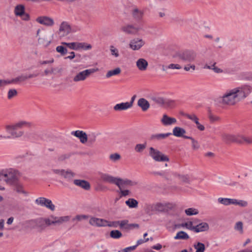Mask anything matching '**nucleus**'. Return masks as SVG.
<instances>
[{"mask_svg":"<svg viewBox=\"0 0 252 252\" xmlns=\"http://www.w3.org/2000/svg\"><path fill=\"white\" fill-rule=\"evenodd\" d=\"M252 92V86L243 85L226 90L220 97L223 105L234 106L246 98Z\"/></svg>","mask_w":252,"mask_h":252,"instance_id":"obj_1","label":"nucleus"},{"mask_svg":"<svg viewBox=\"0 0 252 252\" xmlns=\"http://www.w3.org/2000/svg\"><path fill=\"white\" fill-rule=\"evenodd\" d=\"M32 124L25 121H21L16 123L10 124L5 126L6 131L10 134V137L13 138H18L24 136L29 139L35 138V132L33 130H30L24 132L21 129L24 127H31Z\"/></svg>","mask_w":252,"mask_h":252,"instance_id":"obj_2","label":"nucleus"},{"mask_svg":"<svg viewBox=\"0 0 252 252\" xmlns=\"http://www.w3.org/2000/svg\"><path fill=\"white\" fill-rule=\"evenodd\" d=\"M18 171L13 168H4L0 170V181L7 184L13 185L17 181Z\"/></svg>","mask_w":252,"mask_h":252,"instance_id":"obj_3","label":"nucleus"},{"mask_svg":"<svg viewBox=\"0 0 252 252\" xmlns=\"http://www.w3.org/2000/svg\"><path fill=\"white\" fill-rule=\"evenodd\" d=\"M70 220L69 216L58 217L54 215H51L44 220L45 224L48 226L60 225L63 223L67 222Z\"/></svg>","mask_w":252,"mask_h":252,"instance_id":"obj_4","label":"nucleus"},{"mask_svg":"<svg viewBox=\"0 0 252 252\" xmlns=\"http://www.w3.org/2000/svg\"><path fill=\"white\" fill-rule=\"evenodd\" d=\"M149 156L157 162H164L169 160L167 156L163 154L158 150L152 147L149 148Z\"/></svg>","mask_w":252,"mask_h":252,"instance_id":"obj_5","label":"nucleus"},{"mask_svg":"<svg viewBox=\"0 0 252 252\" xmlns=\"http://www.w3.org/2000/svg\"><path fill=\"white\" fill-rule=\"evenodd\" d=\"M98 70V68H90L77 72L73 77L74 82L84 81L93 74Z\"/></svg>","mask_w":252,"mask_h":252,"instance_id":"obj_6","label":"nucleus"},{"mask_svg":"<svg viewBox=\"0 0 252 252\" xmlns=\"http://www.w3.org/2000/svg\"><path fill=\"white\" fill-rule=\"evenodd\" d=\"M178 58L186 63H191L195 61L196 53L192 50H186L178 54Z\"/></svg>","mask_w":252,"mask_h":252,"instance_id":"obj_7","label":"nucleus"},{"mask_svg":"<svg viewBox=\"0 0 252 252\" xmlns=\"http://www.w3.org/2000/svg\"><path fill=\"white\" fill-rule=\"evenodd\" d=\"M52 171L53 173L58 175L68 181H71L75 175V173L70 169H53Z\"/></svg>","mask_w":252,"mask_h":252,"instance_id":"obj_8","label":"nucleus"},{"mask_svg":"<svg viewBox=\"0 0 252 252\" xmlns=\"http://www.w3.org/2000/svg\"><path fill=\"white\" fill-rule=\"evenodd\" d=\"M14 13L23 21H29L30 20V16L26 12L25 7L23 4L17 5L14 8Z\"/></svg>","mask_w":252,"mask_h":252,"instance_id":"obj_9","label":"nucleus"},{"mask_svg":"<svg viewBox=\"0 0 252 252\" xmlns=\"http://www.w3.org/2000/svg\"><path fill=\"white\" fill-rule=\"evenodd\" d=\"M175 205L170 202L157 203L154 205V209L159 212H167L173 209Z\"/></svg>","mask_w":252,"mask_h":252,"instance_id":"obj_10","label":"nucleus"},{"mask_svg":"<svg viewBox=\"0 0 252 252\" xmlns=\"http://www.w3.org/2000/svg\"><path fill=\"white\" fill-rule=\"evenodd\" d=\"M145 44V41L141 38L135 37L131 39L129 43V47L132 50L138 51Z\"/></svg>","mask_w":252,"mask_h":252,"instance_id":"obj_11","label":"nucleus"},{"mask_svg":"<svg viewBox=\"0 0 252 252\" xmlns=\"http://www.w3.org/2000/svg\"><path fill=\"white\" fill-rule=\"evenodd\" d=\"M35 203L37 205L46 207L52 211H54L55 210V206L53 204L52 201L45 197L37 198L35 200Z\"/></svg>","mask_w":252,"mask_h":252,"instance_id":"obj_12","label":"nucleus"},{"mask_svg":"<svg viewBox=\"0 0 252 252\" xmlns=\"http://www.w3.org/2000/svg\"><path fill=\"white\" fill-rule=\"evenodd\" d=\"M71 31V29L69 24L67 22L63 21L60 26L58 33L60 37H64L70 33Z\"/></svg>","mask_w":252,"mask_h":252,"instance_id":"obj_13","label":"nucleus"},{"mask_svg":"<svg viewBox=\"0 0 252 252\" xmlns=\"http://www.w3.org/2000/svg\"><path fill=\"white\" fill-rule=\"evenodd\" d=\"M100 180L107 183L115 184L117 186L118 177H114L108 173H99Z\"/></svg>","mask_w":252,"mask_h":252,"instance_id":"obj_14","label":"nucleus"},{"mask_svg":"<svg viewBox=\"0 0 252 252\" xmlns=\"http://www.w3.org/2000/svg\"><path fill=\"white\" fill-rule=\"evenodd\" d=\"M140 30V28L130 24L125 25L121 28V31L127 34H135Z\"/></svg>","mask_w":252,"mask_h":252,"instance_id":"obj_15","label":"nucleus"},{"mask_svg":"<svg viewBox=\"0 0 252 252\" xmlns=\"http://www.w3.org/2000/svg\"><path fill=\"white\" fill-rule=\"evenodd\" d=\"M185 116L196 124V127L198 130L200 131H204L205 130V126L199 123V118L195 114H187L185 115Z\"/></svg>","mask_w":252,"mask_h":252,"instance_id":"obj_16","label":"nucleus"},{"mask_svg":"<svg viewBox=\"0 0 252 252\" xmlns=\"http://www.w3.org/2000/svg\"><path fill=\"white\" fill-rule=\"evenodd\" d=\"M107 220L90 216L89 223L90 225L97 227H105Z\"/></svg>","mask_w":252,"mask_h":252,"instance_id":"obj_17","label":"nucleus"},{"mask_svg":"<svg viewBox=\"0 0 252 252\" xmlns=\"http://www.w3.org/2000/svg\"><path fill=\"white\" fill-rule=\"evenodd\" d=\"M119 226L120 228L124 229L126 230H131L134 228H139V225L136 223H128V220H124L119 221Z\"/></svg>","mask_w":252,"mask_h":252,"instance_id":"obj_18","label":"nucleus"},{"mask_svg":"<svg viewBox=\"0 0 252 252\" xmlns=\"http://www.w3.org/2000/svg\"><path fill=\"white\" fill-rule=\"evenodd\" d=\"M71 134L78 138L80 142L83 144L86 143L88 141V135L83 131H73L71 132Z\"/></svg>","mask_w":252,"mask_h":252,"instance_id":"obj_19","label":"nucleus"},{"mask_svg":"<svg viewBox=\"0 0 252 252\" xmlns=\"http://www.w3.org/2000/svg\"><path fill=\"white\" fill-rule=\"evenodd\" d=\"M13 189L16 193L21 194L24 196H27L29 195V192L25 190L24 185L21 183H15Z\"/></svg>","mask_w":252,"mask_h":252,"instance_id":"obj_20","label":"nucleus"},{"mask_svg":"<svg viewBox=\"0 0 252 252\" xmlns=\"http://www.w3.org/2000/svg\"><path fill=\"white\" fill-rule=\"evenodd\" d=\"M161 123L164 126H171L177 123V120L173 117H169L166 114H164L160 120Z\"/></svg>","mask_w":252,"mask_h":252,"instance_id":"obj_21","label":"nucleus"},{"mask_svg":"<svg viewBox=\"0 0 252 252\" xmlns=\"http://www.w3.org/2000/svg\"><path fill=\"white\" fill-rule=\"evenodd\" d=\"M36 21L40 24L47 26H52L54 24L53 19L46 16L39 17L36 19Z\"/></svg>","mask_w":252,"mask_h":252,"instance_id":"obj_22","label":"nucleus"},{"mask_svg":"<svg viewBox=\"0 0 252 252\" xmlns=\"http://www.w3.org/2000/svg\"><path fill=\"white\" fill-rule=\"evenodd\" d=\"M222 141L226 144H230L237 140L235 134L223 133L221 135Z\"/></svg>","mask_w":252,"mask_h":252,"instance_id":"obj_23","label":"nucleus"},{"mask_svg":"<svg viewBox=\"0 0 252 252\" xmlns=\"http://www.w3.org/2000/svg\"><path fill=\"white\" fill-rule=\"evenodd\" d=\"M117 187L121 189L123 186H134L137 184L135 181H132L128 179H123L120 178H118Z\"/></svg>","mask_w":252,"mask_h":252,"instance_id":"obj_24","label":"nucleus"},{"mask_svg":"<svg viewBox=\"0 0 252 252\" xmlns=\"http://www.w3.org/2000/svg\"><path fill=\"white\" fill-rule=\"evenodd\" d=\"M193 231L196 233L208 231L209 229V224L206 222H201L196 226H194Z\"/></svg>","mask_w":252,"mask_h":252,"instance_id":"obj_25","label":"nucleus"},{"mask_svg":"<svg viewBox=\"0 0 252 252\" xmlns=\"http://www.w3.org/2000/svg\"><path fill=\"white\" fill-rule=\"evenodd\" d=\"M136 65L139 70L143 71L147 69L148 63L145 59L140 58L136 61Z\"/></svg>","mask_w":252,"mask_h":252,"instance_id":"obj_26","label":"nucleus"},{"mask_svg":"<svg viewBox=\"0 0 252 252\" xmlns=\"http://www.w3.org/2000/svg\"><path fill=\"white\" fill-rule=\"evenodd\" d=\"M73 184L84 189L88 190L90 188V185L88 182L84 180L75 179L73 180Z\"/></svg>","mask_w":252,"mask_h":252,"instance_id":"obj_27","label":"nucleus"},{"mask_svg":"<svg viewBox=\"0 0 252 252\" xmlns=\"http://www.w3.org/2000/svg\"><path fill=\"white\" fill-rule=\"evenodd\" d=\"M137 105L144 112L148 110L150 107L149 102L144 98H140L138 100Z\"/></svg>","mask_w":252,"mask_h":252,"instance_id":"obj_28","label":"nucleus"},{"mask_svg":"<svg viewBox=\"0 0 252 252\" xmlns=\"http://www.w3.org/2000/svg\"><path fill=\"white\" fill-rule=\"evenodd\" d=\"M165 98L160 94H155L151 96V99L154 103L160 106L164 105Z\"/></svg>","mask_w":252,"mask_h":252,"instance_id":"obj_29","label":"nucleus"},{"mask_svg":"<svg viewBox=\"0 0 252 252\" xmlns=\"http://www.w3.org/2000/svg\"><path fill=\"white\" fill-rule=\"evenodd\" d=\"M173 134L178 137H184L186 136L185 134L186 133V131L183 128L179 126H176L173 129Z\"/></svg>","mask_w":252,"mask_h":252,"instance_id":"obj_30","label":"nucleus"},{"mask_svg":"<svg viewBox=\"0 0 252 252\" xmlns=\"http://www.w3.org/2000/svg\"><path fill=\"white\" fill-rule=\"evenodd\" d=\"M129 108H130L129 107L128 104H127V102H126L117 103L113 107V109L115 111L126 110Z\"/></svg>","mask_w":252,"mask_h":252,"instance_id":"obj_31","label":"nucleus"},{"mask_svg":"<svg viewBox=\"0 0 252 252\" xmlns=\"http://www.w3.org/2000/svg\"><path fill=\"white\" fill-rule=\"evenodd\" d=\"M41 220H30L25 221L23 222V224H29L30 229H33L38 226L39 224L41 222Z\"/></svg>","mask_w":252,"mask_h":252,"instance_id":"obj_32","label":"nucleus"},{"mask_svg":"<svg viewBox=\"0 0 252 252\" xmlns=\"http://www.w3.org/2000/svg\"><path fill=\"white\" fill-rule=\"evenodd\" d=\"M171 134V133H158L153 134L151 136V140H160L165 139Z\"/></svg>","mask_w":252,"mask_h":252,"instance_id":"obj_33","label":"nucleus"},{"mask_svg":"<svg viewBox=\"0 0 252 252\" xmlns=\"http://www.w3.org/2000/svg\"><path fill=\"white\" fill-rule=\"evenodd\" d=\"M189 238V235L183 231L178 232L174 237L175 240H188Z\"/></svg>","mask_w":252,"mask_h":252,"instance_id":"obj_34","label":"nucleus"},{"mask_svg":"<svg viewBox=\"0 0 252 252\" xmlns=\"http://www.w3.org/2000/svg\"><path fill=\"white\" fill-rule=\"evenodd\" d=\"M216 63H214L212 65H206L204 68L213 70L215 73H221L224 72L223 70L221 68L216 66Z\"/></svg>","mask_w":252,"mask_h":252,"instance_id":"obj_35","label":"nucleus"},{"mask_svg":"<svg viewBox=\"0 0 252 252\" xmlns=\"http://www.w3.org/2000/svg\"><path fill=\"white\" fill-rule=\"evenodd\" d=\"M218 202L224 205L227 206L231 204H233L234 199L220 197L218 199Z\"/></svg>","mask_w":252,"mask_h":252,"instance_id":"obj_36","label":"nucleus"},{"mask_svg":"<svg viewBox=\"0 0 252 252\" xmlns=\"http://www.w3.org/2000/svg\"><path fill=\"white\" fill-rule=\"evenodd\" d=\"M121 72V69L119 67H117L113 70H110L107 71L106 74V78H109L113 76L118 75Z\"/></svg>","mask_w":252,"mask_h":252,"instance_id":"obj_37","label":"nucleus"},{"mask_svg":"<svg viewBox=\"0 0 252 252\" xmlns=\"http://www.w3.org/2000/svg\"><path fill=\"white\" fill-rule=\"evenodd\" d=\"M125 203L129 208H136L138 207V202L134 198H129Z\"/></svg>","mask_w":252,"mask_h":252,"instance_id":"obj_38","label":"nucleus"},{"mask_svg":"<svg viewBox=\"0 0 252 252\" xmlns=\"http://www.w3.org/2000/svg\"><path fill=\"white\" fill-rule=\"evenodd\" d=\"M26 80V77L24 75H22L15 78L10 80L11 84H18Z\"/></svg>","mask_w":252,"mask_h":252,"instance_id":"obj_39","label":"nucleus"},{"mask_svg":"<svg viewBox=\"0 0 252 252\" xmlns=\"http://www.w3.org/2000/svg\"><path fill=\"white\" fill-rule=\"evenodd\" d=\"M181 227H185L191 231H193L194 226L193 225V222L191 221H188L184 223H182L179 225Z\"/></svg>","mask_w":252,"mask_h":252,"instance_id":"obj_40","label":"nucleus"},{"mask_svg":"<svg viewBox=\"0 0 252 252\" xmlns=\"http://www.w3.org/2000/svg\"><path fill=\"white\" fill-rule=\"evenodd\" d=\"M194 248L196 249V252H204L205 250V245L200 242H197L194 245Z\"/></svg>","mask_w":252,"mask_h":252,"instance_id":"obj_41","label":"nucleus"},{"mask_svg":"<svg viewBox=\"0 0 252 252\" xmlns=\"http://www.w3.org/2000/svg\"><path fill=\"white\" fill-rule=\"evenodd\" d=\"M146 147V144H137L134 147V150L136 153H141Z\"/></svg>","mask_w":252,"mask_h":252,"instance_id":"obj_42","label":"nucleus"},{"mask_svg":"<svg viewBox=\"0 0 252 252\" xmlns=\"http://www.w3.org/2000/svg\"><path fill=\"white\" fill-rule=\"evenodd\" d=\"M96 136H97V135L96 133H95L94 132L90 133L88 135V141H88V143L90 144H94L96 141Z\"/></svg>","mask_w":252,"mask_h":252,"instance_id":"obj_43","label":"nucleus"},{"mask_svg":"<svg viewBox=\"0 0 252 252\" xmlns=\"http://www.w3.org/2000/svg\"><path fill=\"white\" fill-rule=\"evenodd\" d=\"M90 216L86 215H78L76 216L73 219V220L77 221H81L84 220H87L88 219H90Z\"/></svg>","mask_w":252,"mask_h":252,"instance_id":"obj_44","label":"nucleus"},{"mask_svg":"<svg viewBox=\"0 0 252 252\" xmlns=\"http://www.w3.org/2000/svg\"><path fill=\"white\" fill-rule=\"evenodd\" d=\"M110 236L112 238L119 239L122 236V234L119 230H114L110 232Z\"/></svg>","mask_w":252,"mask_h":252,"instance_id":"obj_45","label":"nucleus"},{"mask_svg":"<svg viewBox=\"0 0 252 252\" xmlns=\"http://www.w3.org/2000/svg\"><path fill=\"white\" fill-rule=\"evenodd\" d=\"M111 55L115 58H118L120 56L119 50L113 45L110 46Z\"/></svg>","mask_w":252,"mask_h":252,"instance_id":"obj_46","label":"nucleus"},{"mask_svg":"<svg viewBox=\"0 0 252 252\" xmlns=\"http://www.w3.org/2000/svg\"><path fill=\"white\" fill-rule=\"evenodd\" d=\"M92 45L85 42H79V50L83 49L84 50H88L91 49Z\"/></svg>","mask_w":252,"mask_h":252,"instance_id":"obj_47","label":"nucleus"},{"mask_svg":"<svg viewBox=\"0 0 252 252\" xmlns=\"http://www.w3.org/2000/svg\"><path fill=\"white\" fill-rule=\"evenodd\" d=\"M185 138L190 139L191 140L192 147L194 150H197L199 148L200 146L198 142L196 140H195L194 138H193L192 137L185 136Z\"/></svg>","mask_w":252,"mask_h":252,"instance_id":"obj_48","label":"nucleus"},{"mask_svg":"<svg viewBox=\"0 0 252 252\" xmlns=\"http://www.w3.org/2000/svg\"><path fill=\"white\" fill-rule=\"evenodd\" d=\"M185 212L188 216L195 215L198 214V211L197 209L193 208L186 209Z\"/></svg>","mask_w":252,"mask_h":252,"instance_id":"obj_49","label":"nucleus"},{"mask_svg":"<svg viewBox=\"0 0 252 252\" xmlns=\"http://www.w3.org/2000/svg\"><path fill=\"white\" fill-rule=\"evenodd\" d=\"M18 94V92L16 89H10L7 93V98L11 99L14 97H15Z\"/></svg>","mask_w":252,"mask_h":252,"instance_id":"obj_50","label":"nucleus"},{"mask_svg":"<svg viewBox=\"0 0 252 252\" xmlns=\"http://www.w3.org/2000/svg\"><path fill=\"white\" fill-rule=\"evenodd\" d=\"M56 49L57 52L60 53L62 55H64L67 53V49L62 45L57 46Z\"/></svg>","mask_w":252,"mask_h":252,"instance_id":"obj_51","label":"nucleus"},{"mask_svg":"<svg viewBox=\"0 0 252 252\" xmlns=\"http://www.w3.org/2000/svg\"><path fill=\"white\" fill-rule=\"evenodd\" d=\"M109 158L111 161L116 162L121 159V156L118 153L112 154L110 155Z\"/></svg>","mask_w":252,"mask_h":252,"instance_id":"obj_52","label":"nucleus"},{"mask_svg":"<svg viewBox=\"0 0 252 252\" xmlns=\"http://www.w3.org/2000/svg\"><path fill=\"white\" fill-rule=\"evenodd\" d=\"M234 205H238L242 207H246L248 205V202L244 200H238L236 199H234Z\"/></svg>","mask_w":252,"mask_h":252,"instance_id":"obj_53","label":"nucleus"},{"mask_svg":"<svg viewBox=\"0 0 252 252\" xmlns=\"http://www.w3.org/2000/svg\"><path fill=\"white\" fill-rule=\"evenodd\" d=\"M133 15L136 19H140L143 15V13L141 11L137 9H135L133 11Z\"/></svg>","mask_w":252,"mask_h":252,"instance_id":"obj_54","label":"nucleus"},{"mask_svg":"<svg viewBox=\"0 0 252 252\" xmlns=\"http://www.w3.org/2000/svg\"><path fill=\"white\" fill-rule=\"evenodd\" d=\"M175 104V101L174 100L165 98L164 105L169 107H172L174 106Z\"/></svg>","mask_w":252,"mask_h":252,"instance_id":"obj_55","label":"nucleus"},{"mask_svg":"<svg viewBox=\"0 0 252 252\" xmlns=\"http://www.w3.org/2000/svg\"><path fill=\"white\" fill-rule=\"evenodd\" d=\"M9 84H11L10 79H0V89H2Z\"/></svg>","mask_w":252,"mask_h":252,"instance_id":"obj_56","label":"nucleus"},{"mask_svg":"<svg viewBox=\"0 0 252 252\" xmlns=\"http://www.w3.org/2000/svg\"><path fill=\"white\" fill-rule=\"evenodd\" d=\"M118 226H119V220L113 221H108L107 220V222L106 223V226L113 227L116 228Z\"/></svg>","mask_w":252,"mask_h":252,"instance_id":"obj_57","label":"nucleus"},{"mask_svg":"<svg viewBox=\"0 0 252 252\" xmlns=\"http://www.w3.org/2000/svg\"><path fill=\"white\" fill-rule=\"evenodd\" d=\"M51 40L52 39L51 38L49 39H46V40H45L43 38H39L38 39L39 42L43 44L45 46H47L50 45L51 42Z\"/></svg>","mask_w":252,"mask_h":252,"instance_id":"obj_58","label":"nucleus"},{"mask_svg":"<svg viewBox=\"0 0 252 252\" xmlns=\"http://www.w3.org/2000/svg\"><path fill=\"white\" fill-rule=\"evenodd\" d=\"M236 139L237 140L235 141V143H237L238 144H243V135L240 134H235Z\"/></svg>","mask_w":252,"mask_h":252,"instance_id":"obj_59","label":"nucleus"},{"mask_svg":"<svg viewBox=\"0 0 252 252\" xmlns=\"http://www.w3.org/2000/svg\"><path fill=\"white\" fill-rule=\"evenodd\" d=\"M177 177L184 182H188L189 181V177L187 175L177 174Z\"/></svg>","mask_w":252,"mask_h":252,"instance_id":"obj_60","label":"nucleus"},{"mask_svg":"<svg viewBox=\"0 0 252 252\" xmlns=\"http://www.w3.org/2000/svg\"><path fill=\"white\" fill-rule=\"evenodd\" d=\"M209 118L210 121L212 123L219 121L220 120V118L219 117L212 114H210L209 115Z\"/></svg>","mask_w":252,"mask_h":252,"instance_id":"obj_61","label":"nucleus"},{"mask_svg":"<svg viewBox=\"0 0 252 252\" xmlns=\"http://www.w3.org/2000/svg\"><path fill=\"white\" fill-rule=\"evenodd\" d=\"M69 49L74 50H79V42H71Z\"/></svg>","mask_w":252,"mask_h":252,"instance_id":"obj_62","label":"nucleus"},{"mask_svg":"<svg viewBox=\"0 0 252 252\" xmlns=\"http://www.w3.org/2000/svg\"><path fill=\"white\" fill-rule=\"evenodd\" d=\"M243 143H245L248 144H252V137H247L243 135Z\"/></svg>","mask_w":252,"mask_h":252,"instance_id":"obj_63","label":"nucleus"},{"mask_svg":"<svg viewBox=\"0 0 252 252\" xmlns=\"http://www.w3.org/2000/svg\"><path fill=\"white\" fill-rule=\"evenodd\" d=\"M196 67L194 64H188L187 65H185L184 66V70L186 71H189L190 70V69H191L192 70H195Z\"/></svg>","mask_w":252,"mask_h":252,"instance_id":"obj_64","label":"nucleus"}]
</instances>
